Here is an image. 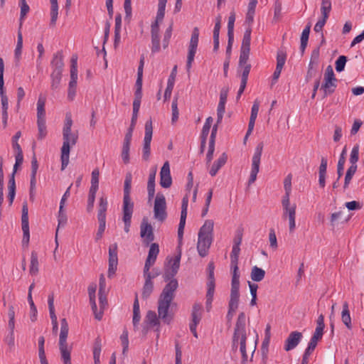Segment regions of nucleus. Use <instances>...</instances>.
I'll return each mask as SVG.
<instances>
[{
	"label": "nucleus",
	"mask_w": 364,
	"mask_h": 364,
	"mask_svg": "<svg viewBox=\"0 0 364 364\" xmlns=\"http://www.w3.org/2000/svg\"><path fill=\"white\" fill-rule=\"evenodd\" d=\"M153 128L151 120L146 121L145 124V134L143 141L142 159L147 161L151 155V142L152 139Z\"/></svg>",
	"instance_id": "f8f14e48"
},
{
	"label": "nucleus",
	"mask_w": 364,
	"mask_h": 364,
	"mask_svg": "<svg viewBox=\"0 0 364 364\" xmlns=\"http://www.w3.org/2000/svg\"><path fill=\"white\" fill-rule=\"evenodd\" d=\"M145 282L142 289V297L147 299L151 294L154 289L152 279L158 277V274H151V272L143 271Z\"/></svg>",
	"instance_id": "f3484780"
},
{
	"label": "nucleus",
	"mask_w": 364,
	"mask_h": 364,
	"mask_svg": "<svg viewBox=\"0 0 364 364\" xmlns=\"http://www.w3.org/2000/svg\"><path fill=\"white\" fill-rule=\"evenodd\" d=\"M132 180V174L130 173H127L124 185L123 207H134V203L130 197Z\"/></svg>",
	"instance_id": "6ab92c4d"
},
{
	"label": "nucleus",
	"mask_w": 364,
	"mask_h": 364,
	"mask_svg": "<svg viewBox=\"0 0 364 364\" xmlns=\"http://www.w3.org/2000/svg\"><path fill=\"white\" fill-rule=\"evenodd\" d=\"M198 38H199V30L197 27H195L193 30L189 46H188V52L187 55V63H186V69L187 71L189 72L191 67L192 63L194 60V57L197 50L198 44Z\"/></svg>",
	"instance_id": "9b49d317"
},
{
	"label": "nucleus",
	"mask_w": 364,
	"mask_h": 364,
	"mask_svg": "<svg viewBox=\"0 0 364 364\" xmlns=\"http://www.w3.org/2000/svg\"><path fill=\"white\" fill-rule=\"evenodd\" d=\"M172 31H173V24L171 23L166 30L164 34V38L162 41V46L164 49H166L168 48L170 39L171 38L172 35Z\"/></svg>",
	"instance_id": "de8ad7c7"
},
{
	"label": "nucleus",
	"mask_w": 364,
	"mask_h": 364,
	"mask_svg": "<svg viewBox=\"0 0 364 364\" xmlns=\"http://www.w3.org/2000/svg\"><path fill=\"white\" fill-rule=\"evenodd\" d=\"M225 104L226 103L220 102H219V103H218V108H217V117H218L217 124H220L222 122L223 114H224L225 110Z\"/></svg>",
	"instance_id": "69168bd1"
},
{
	"label": "nucleus",
	"mask_w": 364,
	"mask_h": 364,
	"mask_svg": "<svg viewBox=\"0 0 364 364\" xmlns=\"http://www.w3.org/2000/svg\"><path fill=\"white\" fill-rule=\"evenodd\" d=\"M324 82L321 85V89L324 92V95H328L332 94L336 88L337 79L335 77V74L333 68L328 65L324 73Z\"/></svg>",
	"instance_id": "1a4fd4ad"
},
{
	"label": "nucleus",
	"mask_w": 364,
	"mask_h": 364,
	"mask_svg": "<svg viewBox=\"0 0 364 364\" xmlns=\"http://www.w3.org/2000/svg\"><path fill=\"white\" fill-rule=\"evenodd\" d=\"M95 292H96V285H90L88 287V294L90 298V303L91 305L92 310L95 314V318L97 320H101L102 317V311H100L97 312V304L95 302Z\"/></svg>",
	"instance_id": "4be33fe9"
},
{
	"label": "nucleus",
	"mask_w": 364,
	"mask_h": 364,
	"mask_svg": "<svg viewBox=\"0 0 364 364\" xmlns=\"http://www.w3.org/2000/svg\"><path fill=\"white\" fill-rule=\"evenodd\" d=\"M235 21V14L234 11L231 12L228 18V37L231 38V36H234V25Z\"/></svg>",
	"instance_id": "09e8293b"
},
{
	"label": "nucleus",
	"mask_w": 364,
	"mask_h": 364,
	"mask_svg": "<svg viewBox=\"0 0 364 364\" xmlns=\"http://www.w3.org/2000/svg\"><path fill=\"white\" fill-rule=\"evenodd\" d=\"M120 341L123 347L122 354L126 355L129 348L128 331L126 329L123 331V333L120 336Z\"/></svg>",
	"instance_id": "8fccbe9b"
},
{
	"label": "nucleus",
	"mask_w": 364,
	"mask_h": 364,
	"mask_svg": "<svg viewBox=\"0 0 364 364\" xmlns=\"http://www.w3.org/2000/svg\"><path fill=\"white\" fill-rule=\"evenodd\" d=\"M359 159V146L355 145L353 147L350 156V163L352 166H357V162Z\"/></svg>",
	"instance_id": "3c124183"
},
{
	"label": "nucleus",
	"mask_w": 364,
	"mask_h": 364,
	"mask_svg": "<svg viewBox=\"0 0 364 364\" xmlns=\"http://www.w3.org/2000/svg\"><path fill=\"white\" fill-rule=\"evenodd\" d=\"M154 217L156 220L161 223L167 218L166 198L161 193H158L155 198Z\"/></svg>",
	"instance_id": "0eeeda50"
},
{
	"label": "nucleus",
	"mask_w": 364,
	"mask_h": 364,
	"mask_svg": "<svg viewBox=\"0 0 364 364\" xmlns=\"http://www.w3.org/2000/svg\"><path fill=\"white\" fill-rule=\"evenodd\" d=\"M37 50L38 52V56L36 60V68L38 71L41 70V63L43 56L45 52L44 47L42 43H38L37 46Z\"/></svg>",
	"instance_id": "5fc2aeb1"
},
{
	"label": "nucleus",
	"mask_w": 364,
	"mask_h": 364,
	"mask_svg": "<svg viewBox=\"0 0 364 364\" xmlns=\"http://www.w3.org/2000/svg\"><path fill=\"white\" fill-rule=\"evenodd\" d=\"M123 217L124 223V231L128 233L131 226V220L134 211V207H122Z\"/></svg>",
	"instance_id": "7c9ffc66"
},
{
	"label": "nucleus",
	"mask_w": 364,
	"mask_h": 364,
	"mask_svg": "<svg viewBox=\"0 0 364 364\" xmlns=\"http://www.w3.org/2000/svg\"><path fill=\"white\" fill-rule=\"evenodd\" d=\"M48 309H49L50 316L51 318V322L55 323V321H58V320H57V316L55 313L54 296L53 294H51L48 296Z\"/></svg>",
	"instance_id": "58836bf2"
},
{
	"label": "nucleus",
	"mask_w": 364,
	"mask_h": 364,
	"mask_svg": "<svg viewBox=\"0 0 364 364\" xmlns=\"http://www.w3.org/2000/svg\"><path fill=\"white\" fill-rule=\"evenodd\" d=\"M21 26L22 24L21 23L18 31L17 43L14 50L15 61L17 64L20 62V60L21 58L23 48V36L21 31Z\"/></svg>",
	"instance_id": "473e14b6"
},
{
	"label": "nucleus",
	"mask_w": 364,
	"mask_h": 364,
	"mask_svg": "<svg viewBox=\"0 0 364 364\" xmlns=\"http://www.w3.org/2000/svg\"><path fill=\"white\" fill-rule=\"evenodd\" d=\"M246 336H242V337H240V352L242 354V363H245L247 360V354L246 351Z\"/></svg>",
	"instance_id": "603ef678"
},
{
	"label": "nucleus",
	"mask_w": 364,
	"mask_h": 364,
	"mask_svg": "<svg viewBox=\"0 0 364 364\" xmlns=\"http://www.w3.org/2000/svg\"><path fill=\"white\" fill-rule=\"evenodd\" d=\"M239 277H240V275H232L230 292H239V289H240Z\"/></svg>",
	"instance_id": "338daca9"
},
{
	"label": "nucleus",
	"mask_w": 364,
	"mask_h": 364,
	"mask_svg": "<svg viewBox=\"0 0 364 364\" xmlns=\"http://www.w3.org/2000/svg\"><path fill=\"white\" fill-rule=\"evenodd\" d=\"M303 336L301 332L292 331L285 341L284 349L289 351L295 348L300 343Z\"/></svg>",
	"instance_id": "412c9836"
},
{
	"label": "nucleus",
	"mask_w": 364,
	"mask_h": 364,
	"mask_svg": "<svg viewBox=\"0 0 364 364\" xmlns=\"http://www.w3.org/2000/svg\"><path fill=\"white\" fill-rule=\"evenodd\" d=\"M38 257L36 252L33 251L31 254V264L29 272L31 275H36L38 273Z\"/></svg>",
	"instance_id": "f704fd0d"
},
{
	"label": "nucleus",
	"mask_w": 364,
	"mask_h": 364,
	"mask_svg": "<svg viewBox=\"0 0 364 364\" xmlns=\"http://www.w3.org/2000/svg\"><path fill=\"white\" fill-rule=\"evenodd\" d=\"M61 327L59 336V350L60 355L71 354V347H69L67 343L68 336V323L65 318H62L60 321Z\"/></svg>",
	"instance_id": "6e6552de"
},
{
	"label": "nucleus",
	"mask_w": 364,
	"mask_h": 364,
	"mask_svg": "<svg viewBox=\"0 0 364 364\" xmlns=\"http://www.w3.org/2000/svg\"><path fill=\"white\" fill-rule=\"evenodd\" d=\"M347 58L345 55H341L336 61V70L337 72H341L344 70Z\"/></svg>",
	"instance_id": "680f3d73"
},
{
	"label": "nucleus",
	"mask_w": 364,
	"mask_h": 364,
	"mask_svg": "<svg viewBox=\"0 0 364 364\" xmlns=\"http://www.w3.org/2000/svg\"><path fill=\"white\" fill-rule=\"evenodd\" d=\"M29 225L28 223V209L27 203L25 202L22 208L21 225Z\"/></svg>",
	"instance_id": "0e129e2a"
},
{
	"label": "nucleus",
	"mask_w": 364,
	"mask_h": 364,
	"mask_svg": "<svg viewBox=\"0 0 364 364\" xmlns=\"http://www.w3.org/2000/svg\"><path fill=\"white\" fill-rule=\"evenodd\" d=\"M100 354H101V343L100 340L97 338L93 348V358L95 364H100Z\"/></svg>",
	"instance_id": "a19ab883"
},
{
	"label": "nucleus",
	"mask_w": 364,
	"mask_h": 364,
	"mask_svg": "<svg viewBox=\"0 0 364 364\" xmlns=\"http://www.w3.org/2000/svg\"><path fill=\"white\" fill-rule=\"evenodd\" d=\"M286 58H287L286 53L282 50H279L277 52V67L282 69L284 67V65L285 63Z\"/></svg>",
	"instance_id": "bf43d9fd"
},
{
	"label": "nucleus",
	"mask_w": 364,
	"mask_h": 364,
	"mask_svg": "<svg viewBox=\"0 0 364 364\" xmlns=\"http://www.w3.org/2000/svg\"><path fill=\"white\" fill-rule=\"evenodd\" d=\"M207 294L206 298H208V301H213V295L215 292V279H208L207 282Z\"/></svg>",
	"instance_id": "49530a36"
},
{
	"label": "nucleus",
	"mask_w": 364,
	"mask_h": 364,
	"mask_svg": "<svg viewBox=\"0 0 364 364\" xmlns=\"http://www.w3.org/2000/svg\"><path fill=\"white\" fill-rule=\"evenodd\" d=\"M51 78V89L57 90L60 84L61 78H62V73L60 72H52L50 74Z\"/></svg>",
	"instance_id": "e433bc0d"
},
{
	"label": "nucleus",
	"mask_w": 364,
	"mask_h": 364,
	"mask_svg": "<svg viewBox=\"0 0 364 364\" xmlns=\"http://www.w3.org/2000/svg\"><path fill=\"white\" fill-rule=\"evenodd\" d=\"M240 252V246L233 245L232 252L230 253L231 263H235L236 261H238Z\"/></svg>",
	"instance_id": "774afa93"
},
{
	"label": "nucleus",
	"mask_w": 364,
	"mask_h": 364,
	"mask_svg": "<svg viewBox=\"0 0 364 364\" xmlns=\"http://www.w3.org/2000/svg\"><path fill=\"white\" fill-rule=\"evenodd\" d=\"M140 236L146 246H148L154 240V228L146 217L142 218L140 225Z\"/></svg>",
	"instance_id": "ddd939ff"
},
{
	"label": "nucleus",
	"mask_w": 364,
	"mask_h": 364,
	"mask_svg": "<svg viewBox=\"0 0 364 364\" xmlns=\"http://www.w3.org/2000/svg\"><path fill=\"white\" fill-rule=\"evenodd\" d=\"M245 319L246 316L244 312L240 313L235 328V333L233 336V348H237L236 342L239 340L240 337H242V336H246L245 333Z\"/></svg>",
	"instance_id": "dca6fc26"
},
{
	"label": "nucleus",
	"mask_w": 364,
	"mask_h": 364,
	"mask_svg": "<svg viewBox=\"0 0 364 364\" xmlns=\"http://www.w3.org/2000/svg\"><path fill=\"white\" fill-rule=\"evenodd\" d=\"M263 150V144L261 142L255 148L254 155L252 159V168L250 172L248 184L251 185L257 179V175L259 171L260 159Z\"/></svg>",
	"instance_id": "9d476101"
},
{
	"label": "nucleus",
	"mask_w": 364,
	"mask_h": 364,
	"mask_svg": "<svg viewBox=\"0 0 364 364\" xmlns=\"http://www.w3.org/2000/svg\"><path fill=\"white\" fill-rule=\"evenodd\" d=\"M181 257V254L179 252L174 258L169 260L168 265L166 267L163 277L164 281L167 282V284L164 287L158 299V314L167 324L170 323L173 317L169 309L178 287L177 279L173 277L178 271Z\"/></svg>",
	"instance_id": "f257e3e1"
},
{
	"label": "nucleus",
	"mask_w": 364,
	"mask_h": 364,
	"mask_svg": "<svg viewBox=\"0 0 364 364\" xmlns=\"http://www.w3.org/2000/svg\"><path fill=\"white\" fill-rule=\"evenodd\" d=\"M157 172V167L151 168L147 183V191L149 200H151L155 194V178Z\"/></svg>",
	"instance_id": "5701e85b"
},
{
	"label": "nucleus",
	"mask_w": 364,
	"mask_h": 364,
	"mask_svg": "<svg viewBox=\"0 0 364 364\" xmlns=\"http://www.w3.org/2000/svg\"><path fill=\"white\" fill-rule=\"evenodd\" d=\"M240 292H230L228 308L231 310H237L238 307Z\"/></svg>",
	"instance_id": "79ce46f5"
},
{
	"label": "nucleus",
	"mask_w": 364,
	"mask_h": 364,
	"mask_svg": "<svg viewBox=\"0 0 364 364\" xmlns=\"http://www.w3.org/2000/svg\"><path fill=\"white\" fill-rule=\"evenodd\" d=\"M251 33H252V28H246V30H245V31L244 33L242 41V46H241L240 51L250 53V51Z\"/></svg>",
	"instance_id": "72a5a7b5"
},
{
	"label": "nucleus",
	"mask_w": 364,
	"mask_h": 364,
	"mask_svg": "<svg viewBox=\"0 0 364 364\" xmlns=\"http://www.w3.org/2000/svg\"><path fill=\"white\" fill-rule=\"evenodd\" d=\"M58 16V5L50 6V22L51 26H55Z\"/></svg>",
	"instance_id": "13d9d810"
},
{
	"label": "nucleus",
	"mask_w": 364,
	"mask_h": 364,
	"mask_svg": "<svg viewBox=\"0 0 364 364\" xmlns=\"http://www.w3.org/2000/svg\"><path fill=\"white\" fill-rule=\"evenodd\" d=\"M140 310L137 297H136L133 306V325L136 327L140 321Z\"/></svg>",
	"instance_id": "4c0bfd02"
},
{
	"label": "nucleus",
	"mask_w": 364,
	"mask_h": 364,
	"mask_svg": "<svg viewBox=\"0 0 364 364\" xmlns=\"http://www.w3.org/2000/svg\"><path fill=\"white\" fill-rule=\"evenodd\" d=\"M191 317H192V320L190 323V330H191V333H193V335L194 336V337L198 338V333L196 331V327H197L198 324L200 323V321L202 318V316H191Z\"/></svg>",
	"instance_id": "4d7b16f0"
},
{
	"label": "nucleus",
	"mask_w": 364,
	"mask_h": 364,
	"mask_svg": "<svg viewBox=\"0 0 364 364\" xmlns=\"http://www.w3.org/2000/svg\"><path fill=\"white\" fill-rule=\"evenodd\" d=\"M346 153V149L345 147L340 156V158H339V160L338 162V165H337L338 180L340 179V178L342 176L343 173L344 164L346 162V158H345Z\"/></svg>",
	"instance_id": "ea45409f"
},
{
	"label": "nucleus",
	"mask_w": 364,
	"mask_h": 364,
	"mask_svg": "<svg viewBox=\"0 0 364 364\" xmlns=\"http://www.w3.org/2000/svg\"><path fill=\"white\" fill-rule=\"evenodd\" d=\"M258 0H250L247 7V11L245 17V23L247 25V28H250L254 22V17L255 14V9L257 4Z\"/></svg>",
	"instance_id": "b1692460"
},
{
	"label": "nucleus",
	"mask_w": 364,
	"mask_h": 364,
	"mask_svg": "<svg viewBox=\"0 0 364 364\" xmlns=\"http://www.w3.org/2000/svg\"><path fill=\"white\" fill-rule=\"evenodd\" d=\"M331 11V0H322L321 6V12L322 16L324 18H328L329 16V14Z\"/></svg>",
	"instance_id": "a18cd8bd"
},
{
	"label": "nucleus",
	"mask_w": 364,
	"mask_h": 364,
	"mask_svg": "<svg viewBox=\"0 0 364 364\" xmlns=\"http://www.w3.org/2000/svg\"><path fill=\"white\" fill-rule=\"evenodd\" d=\"M282 205L283 209L282 217L284 219L288 218L289 232H293L296 228V205L295 203H290L289 198H282Z\"/></svg>",
	"instance_id": "39448f33"
},
{
	"label": "nucleus",
	"mask_w": 364,
	"mask_h": 364,
	"mask_svg": "<svg viewBox=\"0 0 364 364\" xmlns=\"http://www.w3.org/2000/svg\"><path fill=\"white\" fill-rule=\"evenodd\" d=\"M341 321L348 330H351L353 328L352 319L350 314L348 303L347 301H345L343 304Z\"/></svg>",
	"instance_id": "393cba45"
},
{
	"label": "nucleus",
	"mask_w": 364,
	"mask_h": 364,
	"mask_svg": "<svg viewBox=\"0 0 364 364\" xmlns=\"http://www.w3.org/2000/svg\"><path fill=\"white\" fill-rule=\"evenodd\" d=\"M159 253V247L156 243H151L149 247L147 258L145 261L144 267V272H150V268L153 266L156 260Z\"/></svg>",
	"instance_id": "a211bd4d"
},
{
	"label": "nucleus",
	"mask_w": 364,
	"mask_h": 364,
	"mask_svg": "<svg viewBox=\"0 0 364 364\" xmlns=\"http://www.w3.org/2000/svg\"><path fill=\"white\" fill-rule=\"evenodd\" d=\"M108 202L105 196H101L99 199L97 207V219L98 221H106V212L107 210Z\"/></svg>",
	"instance_id": "bb28decb"
},
{
	"label": "nucleus",
	"mask_w": 364,
	"mask_h": 364,
	"mask_svg": "<svg viewBox=\"0 0 364 364\" xmlns=\"http://www.w3.org/2000/svg\"><path fill=\"white\" fill-rule=\"evenodd\" d=\"M159 319H161L164 323H165L159 316L156 315V312L154 311H149L145 317V322L150 327H157L156 331H159V326L160 322Z\"/></svg>",
	"instance_id": "cd10ccee"
},
{
	"label": "nucleus",
	"mask_w": 364,
	"mask_h": 364,
	"mask_svg": "<svg viewBox=\"0 0 364 364\" xmlns=\"http://www.w3.org/2000/svg\"><path fill=\"white\" fill-rule=\"evenodd\" d=\"M46 97L41 95L37 102V122L46 121Z\"/></svg>",
	"instance_id": "2f4dec72"
},
{
	"label": "nucleus",
	"mask_w": 364,
	"mask_h": 364,
	"mask_svg": "<svg viewBox=\"0 0 364 364\" xmlns=\"http://www.w3.org/2000/svg\"><path fill=\"white\" fill-rule=\"evenodd\" d=\"M58 221V228L60 226L63 227L67 223V215L64 210V208H61V207H59Z\"/></svg>",
	"instance_id": "e2e57ef3"
},
{
	"label": "nucleus",
	"mask_w": 364,
	"mask_h": 364,
	"mask_svg": "<svg viewBox=\"0 0 364 364\" xmlns=\"http://www.w3.org/2000/svg\"><path fill=\"white\" fill-rule=\"evenodd\" d=\"M251 279L254 282H260L262 281L265 276V271L262 269V268H259L257 266H254L252 268L251 271Z\"/></svg>",
	"instance_id": "c9c22d12"
},
{
	"label": "nucleus",
	"mask_w": 364,
	"mask_h": 364,
	"mask_svg": "<svg viewBox=\"0 0 364 364\" xmlns=\"http://www.w3.org/2000/svg\"><path fill=\"white\" fill-rule=\"evenodd\" d=\"M73 120L70 114H66L63 128V146L60 149L61 170L63 171L69 164L70 148L75 146L78 139L77 132H72Z\"/></svg>",
	"instance_id": "f03ea898"
},
{
	"label": "nucleus",
	"mask_w": 364,
	"mask_h": 364,
	"mask_svg": "<svg viewBox=\"0 0 364 364\" xmlns=\"http://www.w3.org/2000/svg\"><path fill=\"white\" fill-rule=\"evenodd\" d=\"M166 2L167 0H159L156 20L151 26V50L152 53H159L161 50L159 23L161 22L164 18Z\"/></svg>",
	"instance_id": "20e7f679"
},
{
	"label": "nucleus",
	"mask_w": 364,
	"mask_h": 364,
	"mask_svg": "<svg viewBox=\"0 0 364 364\" xmlns=\"http://www.w3.org/2000/svg\"><path fill=\"white\" fill-rule=\"evenodd\" d=\"M285 193L282 198H289L291 192V175L289 174L284 180Z\"/></svg>",
	"instance_id": "c03bdc74"
},
{
	"label": "nucleus",
	"mask_w": 364,
	"mask_h": 364,
	"mask_svg": "<svg viewBox=\"0 0 364 364\" xmlns=\"http://www.w3.org/2000/svg\"><path fill=\"white\" fill-rule=\"evenodd\" d=\"M50 64L53 68L52 72H63L64 63L63 55L61 51H58L53 55Z\"/></svg>",
	"instance_id": "a878e982"
},
{
	"label": "nucleus",
	"mask_w": 364,
	"mask_h": 364,
	"mask_svg": "<svg viewBox=\"0 0 364 364\" xmlns=\"http://www.w3.org/2000/svg\"><path fill=\"white\" fill-rule=\"evenodd\" d=\"M70 62V80L68 85V100L73 101L76 95L77 82V55H73Z\"/></svg>",
	"instance_id": "423d86ee"
},
{
	"label": "nucleus",
	"mask_w": 364,
	"mask_h": 364,
	"mask_svg": "<svg viewBox=\"0 0 364 364\" xmlns=\"http://www.w3.org/2000/svg\"><path fill=\"white\" fill-rule=\"evenodd\" d=\"M118 264V257H117V245L114 243L109 247V268L107 275L108 277H112L117 270Z\"/></svg>",
	"instance_id": "2eb2a0df"
},
{
	"label": "nucleus",
	"mask_w": 364,
	"mask_h": 364,
	"mask_svg": "<svg viewBox=\"0 0 364 364\" xmlns=\"http://www.w3.org/2000/svg\"><path fill=\"white\" fill-rule=\"evenodd\" d=\"M129 149H130V144L123 143L121 156H122V161L125 164H127L129 163Z\"/></svg>",
	"instance_id": "6e6d98bb"
},
{
	"label": "nucleus",
	"mask_w": 364,
	"mask_h": 364,
	"mask_svg": "<svg viewBox=\"0 0 364 364\" xmlns=\"http://www.w3.org/2000/svg\"><path fill=\"white\" fill-rule=\"evenodd\" d=\"M214 222L206 220L201 226L198 234L197 250L198 255L204 257L208 255L209 249L213 240Z\"/></svg>",
	"instance_id": "7ed1b4c3"
},
{
	"label": "nucleus",
	"mask_w": 364,
	"mask_h": 364,
	"mask_svg": "<svg viewBox=\"0 0 364 364\" xmlns=\"http://www.w3.org/2000/svg\"><path fill=\"white\" fill-rule=\"evenodd\" d=\"M227 159V154L225 153L222 154V155L213 163L209 171V173L211 176H215L217 174L220 168L225 164Z\"/></svg>",
	"instance_id": "c756f323"
},
{
	"label": "nucleus",
	"mask_w": 364,
	"mask_h": 364,
	"mask_svg": "<svg viewBox=\"0 0 364 364\" xmlns=\"http://www.w3.org/2000/svg\"><path fill=\"white\" fill-rule=\"evenodd\" d=\"M177 66L175 65L168 77L167 87L164 92V100H166L171 97L172 90L173 89L175 78L176 75Z\"/></svg>",
	"instance_id": "c85d7f7f"
},
{
	"label": "nucleus",
	"mask_w": 364,
	"mask_h": 364,
	"mask_svg": "<svg viewBox=\"0 0 364 364\" xmlns=\"http://www.w3.org/2000/svg\"><path fill=\"white\" fill-rule=\"evenodd\" d=\"M356 171H357V166L350 165V167L348 168L347 172L346 173L344 185H343V188L345 189L348 187V185L350 183V181H351L353 175L355 173Z\"/></svg>",
	"instance_id": "37998d69"
},
{
	"label": "nucleus",
	"mask_w": 364,
	"mask_h": 364,
	"mask_svg": "<svg viewBox=\"0 0 364 364\" xmlns=\"http://www.w3.org/2000/svg\"><path fill=\"white\" fill-rule=\"evenodd\" d=\"M37 124L38 130V139L41 140L44 139L47 134L46 121L37 122Z\"/></svg>",
	"instance_id": "864d4df0"
},
{
	"label": "nucleus",
	"mask_w": 364,
	"mask_h": 364,
	"mask_svg": "<svg viewBox=\"0 0 364 364\" xmlns=\"http://www.w3.org/2000/svg\"><path fill=\"white\" fill-rule=\"evenodd\" d=\"M188 203V196L186 195L182 200L181 218L178 228V247L183 244V231L187 217V210Z\"/></svg>",
	"instance_id": "4468645a"
},
{
	"label": "nucleus",
	"mask_w": 364,
	"mask_h": 364,
	"mask_svg": "<svg viewBox=\"0 0 364 364\" xmlns=\"http://www.w3.org/2000/svg\"><path fill=\"white\" fill-rule=\"evenodd\" d=\"M172 184V178L170 172V165L166 161L160 171V185L164 188H168Z\"/></svg>",
	"instance_id": "aec40b11"
},
{
	"label": "nucleus",
	"mask_w": 364,
	"mask_h": 364,
	"mask_svg": "<svg viewBox=\"0 0 364 364\" xmlns=\"http://www.w3.org/2000/svg\"><path fill=\"white\" fill-rule=\"evenodd\" d=\"M178 99L175 97L172 102L171 109H172V122H176L178 119Z\"/></svg>",
	"instance_id": "052dcab7"
}]
</instances>
